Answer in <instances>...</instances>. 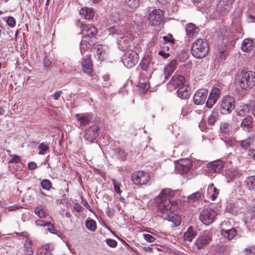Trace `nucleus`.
<instances>
[{
	"mask_svg": "<svg viewBox=\"0 0 255 255\" xmlns=\"http://www.w3.org/2000/svg\"><path fill=\"white\" fill-rule=\"evenodd\" d=\"M175 191L170 188L163 189L160 193L155 198L157 203L158 213L164 220L173 222L174 226H179L181 223V217L173 211L176 208L174 202L171 201L170 198L175 195Z\"/></svg>",
	"mask_w": 255,
	"mask_h": 255,
	"instance_id": "1",
	"label": "nucleus"
},
{
	"mask_svg": "<svg viewBox=\"0 0 255 255\" xmlns=\"http://www.w3.org/2000/svg\"><path fill=\"white\" fill-rule=\"evenodd\" d=\"M209 51L206 40L198 39L195 40L191 46L192 55L196 58H203L206 56Z\"/></svg>",
	"mask_w": 255,
	"mask_h": 255,
	"instance_id": "2",
	"label": "nucleus"
},
{
	"mask_svg": "<svg viewBox=\"0 0 255 255\" xmlns=\"http://www.w3.org/2000/svg\"><path fill=\"white\" fill-rule=\"evenodd\" d=\"M131 179L135 185H146L148 184L150 178L148 173L143 171H135L132 173Z\"/></svg>",
	"mask_w": 255,
	"mask_h": 255,
	"instance_id": "3",
	"label": "nucleus"
},
{
	"mask_svg": "<svg viewBox=\"0 0 255 255\" xmlns=\"http://www.w3.org/2000/svg\"><path fill=\"white\" fill-rule=\"evenodd\" d=\"M138 61V54L134 51L128 50L122 58L123 64L128 68L133 67L137 63Z\"/></svg>",
	"mask_w": 255,
	"mask_h": 255,
	"instance_id": "4",
	"label": "nucleus"
},
{
	"mask_svg": "<svg viewBox=\"0 0 255 255\" xmlns=\"http://www.w3.org/2000/svg\"><path fill=\"white\" fill-rule=\"evenodd\" d=\"M217 216L216 212L211 209L207 208L202 210L200 213V220L205 225L211 224Z\"/></svg>",
	"mask_w": 255,
	"mask_h": 255,
	"instance_id": "5",
	"label": "nucleus"
},
{
	"mask_svg": "<svg viewBox=\"0 0 255 255\" xmlns=\"http://www.w3.org/2000/svg\"><path fill=\"white\" fill-rule=\"evenodd\" d=\"M164 12L160 9H153L149 14L148 19L153 26H159L163 19Z\"/></svg>",
	"mask_w": 255,
	"mask_h": 255,
	"instance_id": "6",
	"label": "nucleus"
},
{
	"mask_svg": "<svg viewBox=\"0 0 255 255\" xmlns=\"http://www.w3.org/2000/svg\"><path fill=\"white\" fill-rule=\"evenodd\" d=\"M235 101L230 96L223 98L221 106V113L223 115L230 114L234 109Z\"/></svg>",
	"mask_w": 255,
	"mask_h": 255,
	"instance_id": "7",
	"label": "nucleus"
},
{
	"mask_svg": "<svg viewBox=\"0 0 255 255\" xmlns=\"http://www.w3.org/2000/svg\"><path fill=\"white\" fill-rule=\"evenodd\" d=\"M234 0H220L217 4L216 11L224 15L231 9Z\"/></svg>",
	"mask_w": 255,
	"mask_h": 255,
	"instance_id": "8",
	"label": "nucleus"
},
{
	"mask_svg": "<svg viewBox=\"0 0 255 255\" xmlns=\"http://www.w3.org/2000/svg\"><path fill=\"white\" fill-rule=\"evenodd\" d=\"M82 33L85 38L95 40L98 30L95 26L91 24H82Z\"/></svg>",
	"mask_w": 255,
	"mask_h": 255,
	"instance_id": "9",
	"label": "nucleus"
},
{
	"mask_svg": "<svg viewBox=\"0 0 255 255\" xmlns=\"http://www.w3.org/2000/svg\"><path fill=\"white\" fill-rule=\"evenodd\" d=\"M220 90L218 87H214L210 92L207 100L206 103V106L208 108L211 109L213 105L217 102L220 97Z\"/></svg>",
	"mask_w": 255,
	"mask_h": 255,
	"instance_id": "10",
	"label": "nucleus"
},
{
	"mask_svg": "<svg viewBox=\"0 0 255 255\" xmlns=\"http://www.w3.org/2000/svg\"><path fill=\"white\" fill-rule=\"evenodd\" d=\"M177 94V96L182 99H186L189 97L190 88L188 84L186 83V81L180 82Z\"/></svg>",
	"mask_w": 255,
	"mask_h": 255,
	"instance_id": "11",
	"label": "nucleus"
},
{
	"mask_svg": "<svg viewBox=\"0 0 255 255\" xmlns=\"http://www.w3.org/2000/svg\"><path fill=\"white\" fill-rule=\"evenodd\" d=\"M99 128L98 126H93L87 128L84 134V138L89 143H92L98 136Z\"/></svg>",
	"mask_w": 255,
	"mask_h": 255,
	"instance_id": "12",
	"label": "nucleus"
},
{
	"mask_svg": "<svg viewBox=\"0 0 255 255\" xmlns=\"http://www.w3.org/2000/svg\"><path fill=\"white\" fill-rule=\"evenodd\" d=\"M91 55H86L82 58V71L89 75H92L93 70V63L91 59Z\"/></svg>",
	"mask_w": 255,
	"mask_h": 255,
	"instance_id": "13",
	"label": "nucleus"
},
{
	"mask_svg": "<svg viewBox=\"0 0 255 255\" xmlns=\"http://www.w3.org/2000/svg\"><path fill=\"white\" fill-rule=\"evenodd\" d=\"M224 166V162L221 160L211 161L207 164L209 172L212 173H218L222 171Z\"/></svg>",
	"mask_w": 255,
	"mask_h": 255,
	"instance_id": "14",
	"label": "nucleus"
},
{
	"mask_svg": "<svg viewBox=\"0 0 255 255\" xmlns=\"http://www.w3.org/2000/svg\"><path fill=\"white\" fill-rule=\"evenodd\" d=\"M255 78V73L248 69H239L237 73L235 80H253Z\"/></svg>",
	"mask_w": 255,
	"mask_h": 255,
	"instance_id": "15",
	"label": "nucleus"
},
{
	"mask_svg": "<svg viewBox=\"0 0 255 255\" xmlns=\"http://www.w3.org/2000/svg\"><path fill=\"white\" fill-rule=\"evenodd\" d=\"M242 206L243 204L241 201L239 200L236 202L231 201L227 203L226 210L233 214H237L241 212L243 208Z\"/></svg>",
	"mask_w": 255,
	"mask_h": 255,
	"instance_id": "16",
	"label": "nucleus"
},
{
	"mask_svg": "<svg viewBox=\"0 0 255 255\" xmlns=\"http://www.w3.org/2000/svg\"><path fill=\"white\" fill-rule=\"evenodd\" d=\"M208 91L205 90L197 91L193 96L194 103L197 105L204 104L207 99Z\"/></svg>",
	"mask_w": 255,
	"mask_h": 255,
	"instance_id": "17",
	"label": "nucleus"
},
{
	"mask_svg": "<svg viewBox=\"0 0 255 255\" xmlns=\"http://www.w3.org/2000/svg\"><path fill=\"white\" fill-rule=\"evenodd\" d=\"M191 165L189 160H181L176 165V171L179 174H185L191 169Z\"/></svg>",
	"mask_w": 255,
	"mask_h": 255,
	"instance_id": "18",
	"label": "nucleus"
},
{
	"mask_svg": "<svg viewBox=\"0 0 255 255\" xmlns=\"http://www.w3.org/2000/svg\"><path fill=\"white\" fill-rule=\"evenodd\" d=\"M110 34H116L117 37L121 36L125 34H128L129 29L127 25H122L118 26H112L108 29Z\"/></svg>",
	"mask_w": 255,
	"mask_h": 255,
	"instance_id": "19",
	"label": "nucleus"
},
{
	"mask_svg": "<svg viewBox=\"0 0 255 255\" xmlns=\"http://www.w3.org/2000/svg\"><path fill=\"white\" fill-rule=\"evenodd\" d=\"M212 239L209 234H205L199 237L195 241V245L199 250L202 249L204 246L207 245Z\"/></svg>",
	"mask_w": 255,
	"mask_h": 255,
	"instance_id": "20",
	"label": "nucleus"
},
{
	"mask_svg": "<svg viewBox=\"0 0 255 255\" xmlns=\"http://www.w3.org/2000/svg\"><path fill=\"white\" fill-rule=\"evenodd\" d=\"M127 34H125L117 37V43L119 47L123 50H128L130 45V40L127 36Z\"/></svg>",
	"mask_w": 255,
	"mask_h": 255,
	"instance_id": "21",
	"label": "nucleus"
},
{
	"mask_svg": "<svg viewBox=\"0 0 255 255\" xmlns=\"http://www.w3.org/2000/svg\"><path fill=\"white\" fill-rule=\"evenodd\" d=\"M75 117L81 127H85L88 125L92 119L90 114L87 113L77 114Z\"/></svg>",
	"mask_w": 255,
	"mask_h": 255,
	"instance_id": "22",
	"label": "nucleus"
},
{
	"mask_svg": "<svg viewBox=\"0 0 255 255\" xmlns=\"http://www.w3.org/2000/svg\"><path fill=\"white\" fill-rule=\"evenodd\" d=\"M95 43V40L89 38L86 39L84 37V39L82 40L80 44V50L81 53H82L88 49L92 48L94 46Z\"/></svg>",
	"mask_w": 255,
	"mask_h": 255,
	"instance_id": "23",
	"label": "nucleus"
},
{
	"mask_svg": "<svg viewBox=\"0 0 255 255\" xmlns=\"http://www.w3.org/2000/svg\"><path fill=\"white\" fill-rule=\"evenodd\" d=\"M185 30L186 35L189 38H193L195 37L199 32V28L192 23H189L186 25Z\"/></svg>",
	"mask_w": 255,
	"mask_h": 255,
	"instance_id": "24",
	"label": "nucleus"
},
{
	"mask_svg": "<svg viewBox=\"0 0 255 255\" xmlns=\"http://www.w3.org/2000/svg\"><path fill=\"white\" fill-rule=\"evenodd\" d=\"M176 68V61L175 60L171 61L170 63L164 68V78L168 79L174 71Z\"/></svg>",
	"mask_w": 255,
	"mask_h": 255,
	"instance_id": "25",
	"label": "nucleus"
},
{
	"mask_svg": "<svg viewBox=\"0 0 255 255\" xmlns=\"http://www.w3.org/2000/svg\"><path fill=\"white\" fill-rule=\"evenodd\" d=\"M232 130L231 126L227 123H222L220 125V136L226 138L231 134Z\"/></svg>",
	"mask_w": 255,
	"mask_h": 255,
	"instance_id": "26",
	"label": "nucleus"
},
{
	"mask_svg": "<svg viewBox=\"0 0 255 255\" xmlns=\"http://www.w3.org/2000/svg\"><path fill=\"white\" fill-rule=\"evenodd\" d=\"M241 126L243 130L247 131H250L253 127L252 117L251 116L246 117L243 120Z\"/></svg>",
	"mask_w": 255,
	"mask_h": 255,
	"instance_id": "27",
	"label": "nucleus"
},
{
	"mask_svg": "<svg viewBox=\"0 0 255 255\" xmlns=\"http://www.w3.org/2000/svg\"><path fill=\"white\" fill-rule=\"evenodd\" d=\"M80 14L85 19L90 20L94 17L95 12L93 9L90 8H82L80 10Z\"/></svg>",
	"mask_w": 255,
	"mask_h": 255,
	"instance_id": "28",
	"label": "nucleus"
},
{
	"mask_svg": "<svg viewBox=\"0 0 255 255\" xmlns=\"http://www.w3.org/2000/svg\"><path fill=\"white\" fill-rule=\"evenodd\" d=\"M241 174H240V172L236 170L235 169H231L226 171L225 176L227 182H230L235 178L239 177Z\"/></svg>",
	"mask_w": 255,
	"mask_h": 255,
	"instance_id": "29",
	"label": "nucleus"
},
{
	"mask_svg": "<svg viewBox=\"0 0 255 255\" xmlns=\"http://www.w3.org/2000/svg\"><path fill=\"white\" fill-rule=\"evenodd\" d=\"M237 87L239 86L243 90L251 89L255 84V81H235Z\"/></svg>",
	"mask_w": 255,
	"mask_h": 255,
	"instance_id": "30",
	"label": "nucleus"
},
{
	"mask_svg": "<svg viewBox=\"0 0 255 255\" xmlns=\"http://www.w3.org/2000/svg\"><path fill=\"white\" fill-rule=\"evenodd\" d=\"M95 50L97 58L99 60L101 61L104 60L107 57V54L105 49L104 48L103 45H97L95 47Z\"/></svg>",
	"mask_w": 255,
	"mask_h": 255,
	"instance_id": "31",
	"label": "nucleus"
},
{
	"mask_svg": "<svg viewBox=\"0 0 255 255\" xmlns=\"http://www.w3.org/2000/svg\"><path fill=\"white\" fill-rule=\"evenodd\" d=\"M148 81H135V82L133 83V81H131V83L139 88L140 90H142L143 93H144L150 87Z\"/></svg>",
	"mask_w": 255,
	"mask_h": 255,
	"instance_id": "32",
	"label": "nucleus"
},
{
	"mask_svg": "<svg viewBox=\"0 0 255 255\" xmlns=\"http://www.w3.org/2000/svg\"><path fill=\"white\" fill-rule=\"evenodd\" d=\"M254 44V42L253 40L249 38L245 39L242 42L241 49L244 52H248L252 49Z\"/></svg>",
	"mask_w": 255,
	"mask_h": 255,
	"instance_id": "33",
	"label": "nucleus"
},
{
	"mask_svg": "<svg viewBox=\"0 0 255 255\" xmlns=\"http://www.w3.org/2000/svg\"><path fill=\"white\" fill-rule=\"evenodd\" d=\"M236 233L237 230L234 228L230 230H222L221 231L222 235L229 240L233 239L235 237Z\"/></svg>",
	"mask_w": 255,
	"mask_h": 255,
	"instance_id": "34",
	"label": "nucleus"
},
{
	"mask_svg": "<svg viewBox=\"0 0 255 255\" xmlns=\"http://www.w3.org/2000/svg\"><path fill=\"white\" fill-rule=\"evenodd\" d=\"M204 196V192L202 189L194 193L187 197V199L189 201L195 202L198 200H201Z\"/></svg>",
	"mask_w": 255,
	"mask_h": 255,
	"instance_id": "35",
	"label": "nucleus"
},
{
	"mask_svg": "<svg viewBox=\"0 0 255 255\" xmlns=\"http://www.w3.org/2000/svg\"><path fill=\"white\" fill-rule=\"evenodd\" d=\"M196 233L193 230L192 227H190L187 232L184 234V239L188 242H191L196 236Z\"/></svg>",
	"mask_w": 255,
	"mask_h": 255,
	"instance_id": "36",
	"label": "nucleus"
},
{
	"mask_svg": "<svg viewBox=\"0 0 255 255\" xmlns=\"http://www.w3.org/2000/svg\"><path fill=\"white\" fill-rule=\"evenodd\" d=\"M127 155V153L124 149L121 148H117L115 149L114 156L118 159L124 160L126 159Z\"/></svg>",
	"mask_w": 255,
	"mask_h": 255,
	"instance_id": "37",
	"label": "nucleus"
},
{
	"mask_svg": "<svg viewBox=\"0 0 255 255\" xmlns=\"http://www.w3.org/2000/svg\"><path fill=\"white\" fill-rule=\"evenodd\" d=\"M212 192H213V194L211 195V197L212 200L214 201L217 198L219 193V190L214 186L213 183H211L208 186V193H211Z\"/></svg>",
	"mask_w": 255,
	"mask_h": 255,
	"instance_id": "38",
	"label": "nucleus"
},
{
	"mask_svg": "<svg viewBox=\"0 0 255 255\" xmlns=\"http://www.w3.org/2000/svg\"><path fill=\"white\" fill-rule=\"evenodd\" d=\"M246 186L250 190H255V176H251L247 178Z\"/></svg>",
	"mask_w": 255,
	"mask_h": 255,
	"instance_id": "39",
	"label": "nucleus"
},
{
	"mask_svg": "<svg viewBox=\"0 0 255 255\" xmlns=\"http://www.w3.org/2000/svg\"><path fill=\"white\" fill-rule=\"evenodd\" d=\"M34 213L40 218H44L47 215V212L41 205L38 206L35 208Z\"/></svg>",
	"mask_w": 255,
	"mask_h": 255,
	"instance_id": "40",
	"label": "nucleus"
},
{
	"mask_svg": "<svg viewBox=\"0 0 255 255\" xmlns=\"http://www.w3.org/2000/svg\"><path fill=\"white\" fill-rule=\"evenodd\" d=\"M217 117L218 112L217 110H215L214 109L211 113V115L208 118V124L210 126L213 125L217 120Z\"/></svg>",
	"mask_w": 255,
	"mask_h": 255,
	"instance_id": "41",
	"label": "nucleus"
},
{
	"mask_svg": "<svg viewBox=\"0 0 255 255\" xmlns=\"http://www.w3.org/2000/svg\"><path fill=\"white\" fill-rule=\"evenodd\" d=\"M40 185L41 187L44 189L46 190H50V189H54V188H52V183L51 182L48 180V179H43L41 181Z\"/></svg>",
	"mask_w": 255,
	"mask_h": 255,
	"instance_id": "42",
	"label": "nucleus"
},
{
	"mask_svg": "<svg viewBox=\"0 0 255 255\" xmlns=\"http://www.w3.org/2000/svg\"><path fill=\"white\" fill-rule=\"evenodd\" d=\"M183 81H169L167 84V87L169 91L174 90L178 88L180 82Z\"/></svg>",
	"mask_w": 255,
	"mask_h": 255,
	"instance_id": "43",
	"label": "nucleus"
},
{
	"mask_svg": "<svg viewBox=\"0 0 255 255\" xmlns=\"http://www.w3.org/2000/svg\"><path fill=\"white\" fill-rule=\"evenodd\" d=\"M150 62V58L149 56L144 57L140 63V66L142 69L148 70Z\"/></svg>",
	"mask_w": 255,
	"mask_h": 255,
	"instance_id": "44",
	"label": "nucleus"
},
{
	"mask_svg": "<svg viewBox=\"0 0 255 255\" xmlns=\"http://www.w3.org/2000/svg\"><path fill=\"white\" fill-rule=\"evenodd\" d=\"M85 226L91 231H95L96 229V223L92 219L87 220L85 222Z\"/></svg>",
	"mask_w": 255,
	"mask_h": 255,
	"instance_id": "45",
	"label": "nucleus"
},
{
	"mask_svg": "<svg viewBox=\"0 0 255 255\" xmlns=\"http://www.w3.org/2000/svg\"><path fill=\"white\" fill-rule=\"evenodd\" d=\"M140 0H125L126 3L132 8H137L139 4Z\"/></svg>",
	"mask_w": 255,
	"mask_h": 255,
	"instance_id": "46",
	"label": "nucleus"
},
{
	"mask_svg": "<svg viewBox=\"0 0 255 255\" xmlns=\"http://www.w3.org/2000/svg\"><path fill=\"white\" fill-rule=\"evenodd\" d=\"M151 78V74L150 72H148L146 69H142L140 72L139 78L140 79L145 80L146 79H150Z\"/></svg>",
	"mask_w": 255,
	"mask_h": 255,
	"instance_id": "47",
	"label": "nucleus"
},
{
	"mask_svg": "<svg viewBox=\"0 0 255 255\" xmlns=\"http://www.w3.org/2000/svg\"><path fill=\"white\" fill-rule=\"evenodd\" d=\"M38 197L43 200L50 201L52 199V196L46 194L44 192L40 190L38 192Z\"/></svg>",
	"mask_w": 255,
	"mask_h": 255,
	"instance_id": "48",
	"label": "nucleus"
},
{
	"mask_svg": "<svg viewBox=\"0 0 255 255\" xmlns=\"http://www.w3.org/2000/svg\"><path fill=\"white\" fill-rule=\"evenodd\" d=\"M25 242L27 243L26 244H25L26 255H33V251L31 249L30 241H26Z\"/></svg>",
	"mask_w": 255,
	"mask_h": 255,
	"instance_id": "49",
	"label": "nucleus"
},
{
	"mask_svg": "<svg viewBox=\"0 0 255 255\" xmlns=\"http://www.w3.org/2000/svg\"><path fill=\"white\" fill-rule=\"evenodd\" d=\"M38 148L40 149L38 153L39 154H44L45 152L49 149V147L43 143H40Z\"/></svg>",
	"mask_w": 255,
	"mask_h": 255,
	"instance_id": "50",
	"label": "nucleus"
},
{
	"mask_svg": "<svg viewBox=\"0 0 255 255\" xmlns=\"http://www.w3.org/2000/svg\"><path fill=\"white\" fill-rule=\"evenodd\" d=\"M246 255H255V246L249 247L245 250Z\"/></svg>",
	"mask_w": 255,
	"mask_h": 255,
	"instance_id": "51",
	"label": "nucleus"
},
{
	"mask_svg": "<svg viewBox=\"0 0 255 255\" xmlns=\"http://www.w3.org/2000/svg\"><path fill=\"white\" fill-rule=\"evenodd\" d=\"M163 39L165 42H169L172 44L174 43V39L171 34H168L167 35L163 36Z\"/></svg>",
	"mask_w": 255,
	"mask_h": 255,
	"instance_id": "52",
	"label": "nucleus"
},
{
	"mask_svg": "<svg viewBox=\"0 0 255 255\" xmlns=\"http://www.w3.org/2000/svg\"><path fill=\"white\" fill-rule=\"evenodd\" d=\"M6 23L9 26L13 27L16 24V20L14 17L9 16L7 18Z\"/></svg>",
	"mask_w": 255,
	"mask_h": 255,
	"instance_id": "53",
	"label": "nucleus"
},
{
	"mask_svg": "<svg viewBox=\"0 0 255 255\" xmlns=\"http://www.w3.org/2000/svg\"><path fill=\"white\" fill-rule=\"evenodd\" d=\"M12 158L9 161V163H17L20 162V157L17 155H11Z\"/></svg>",
	"mask_w": 255,
	"mask_h": 255,
	"instance_id": "54",
	"label": "nucleus"
},
{
	"mask_svg": "<svg viewBox=\"0 0 255 255\" xmlns=\"http://www.w3.org/2000/svg\"><path fill=\"white\" fill-rule=\"evenodd\" d=\"M107 244L111 248H115L117 246V242L113 239H107Z\"/></svg>",
	"mask_w": 255,
	"mask_h": 255,
	"instance_id": "55",
	"label": "nucleus"
},
{
	"mask_svg": "<svg viewBox=\"0 0 255 255\" xmlns=\"http://www.w3.org/2000/svg\"><path fill=\"white\" fill-rule=\"evenodd\" d=\"M113 184L114 186L115 191L118 194H119V195H121V194L122 193V191L120 189L121 184L119 183H118L117 181H116L114 180H113Z\"/></svg>",
	"mask_w": 255,
	"mask_h": 255,
	"instance_id": "56",
	"label": "nucleus"
},
{
	"mask_svg": "<svg viewBox=\"0 0 255 255\" xmlns=\"http://www.w3.org/2000/svg\"><path fill=\"white\" fill-rule=\"evenodd\" d=\"M46 226L47 227V230L50 233L53 234H56V231L54 229V225L52 224H51V223L48 222Z\"/></svg>",
	"mask_w": 255,
	"mask_h": 255,
	"instance_id": "57",
	"label": "nucleus"
},
{
	"mask_svg": "<svg viewBox=\"0 0 255 255\" xmlns=\"http://www.w3.org/2000/svg\"><path fill=\"white\" fill-rule=\"evenodd\" d=\"M228 55V51L227 50H223L219 51V58L221 60H225Z\"/></svg>",
	"mask_w": 255,
	"mask_h": 255,
	"instance_id": "58",
	"label": "nucleus"
},
{
	"mask_svg": "<svg viewBox=\"0 0 255 255\" xmlns=\"http://www.w3.org/2000/svg\"><path fill=\"white\" fill-rule=\"evenodd\" d=\"M144 239L149 243H152L155 240V238L149 234H144Z\"/></svg>",
	"mask_w": 255,
	"mask_h": 255,
	"instance_id": "59",
	"label": "nucleus"
},
{
	"mask_svg": "<svg viewBox=\"0 0 255 255\" xmlns=\"http://www.w3.org/2000/svg\"><path fill=\"white\" fill-rule=\"evenodd\" d=\"M251 144V139H248L246 140H243L241 143V146L244 148L250 147Z\"/></svg>",
	"mask_w": 255,
	"mask_h": 255,
	"instance_id": "60",
	"label": "nucleus"
},
{
	"mask_svg": "<svg viewBox=\"0 0 255 255\" xmlns=\"http://www.w3.org/2000/svg\"><path fill=\"white\" fill-rule=\"evenodd\" d=\"M47 223L48 222L42 220H37L35 221L36 225L38 226H46Z\"/></svg>",
	"mask_w": 255,
	"mask_h": 255,
	"instance_id": "61",
	"label": "nucleus"
},
{
	"mask_svg": "<svg viewBox=\"0 0 255 255\" xmlns=\"http://www.w3.org/2000/svg\"><path fill=\"white\" fill-rule=\"evenodd\" d=\"M158 54L164 58H167L170 56L169 53L165 52L164 50H160L158 52Z\"/></svg>",
	"mask_w": 255,
	"mask_h": 255,
	"instance_id": "62",
	"label": "nucleus"
},
{
	"mask_svg": "<svg viewBox=\"0 0 255 255\" xmlns=\"http://www.w3.org/2000/svg\"><path fill=\"white\" fill-rule=\"evenodd\" d=\"M62 93V91H57L53 95H52L51 96L52 97H53V98L56 100H57L59 99L61 94Z\"/></svg>",
	"mask_w": 255,
	"mask_h": 255,
	"instance_id": "63",
	"label": "nucleus"
},
{
	"mask_svg": "<svg viewBox=\"0 0 255 255\" xmlns=\"http://www.w3.org/2000/svg\"><path fill=\"white\" fill-rule=\"evenodd\" d=\"M248 155L251 158H253V159L255 160V149L249 150L248 152Z\"/></svg>",
	"mask_w": 255,
	"mask_h": 255,
	"instance_id": "64",
	"label": "nucleus"
}]
</instances>
